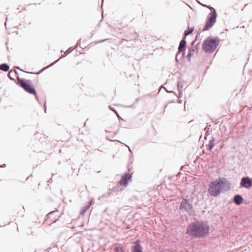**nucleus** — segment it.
I'll return each instance as SVG.
<instances>
[{
    "mask_svg": "<svg viewBox=\"0 0 252 252\" xmlns=\"http://www.w3.org/2000/svg\"><path fill=\"white\" fill-rule=\"evenodd\" d=\"M17 68L20 69L19 67H16Z\"/></svg>",
    "mask_w": 252,
    "mask_h": 252,
    "instance_id": "37998d69",
    "label": "nucleus"
},
{
    "mask_svg": "<svg viewBox=\"0 0 252 252\" xmlns=\"http://www.w3.org/2000/svg\"><path fill=\"white\" fill-rule=\"evenodd\" d=\"M164 90H165V91L167 93H174L175 95L177 96L176 93L175 92H174L173 91H168L165 88H164Z\"/></svg>",
    "mask_w": 252,
    "mask_h": 252,
    "instance_id": "a878e982",
    "label": "nucleus"
},
{
    "mask_svg": "<svg viewBox=\"0 0 252 252\" xmlns=\"http://www.w3.org/2000/svg\"><path fill=\"white\" fill-rule=\"evenodd\" d=\"M194 31V28L193 27H188V29H187L184 33V35L183 36L182 38L186 39V37L188 36L190 34L192 33V32Z\"/></svg>",
    "mask_w": 252,
    "mask_h": 252,
    "instance_id": "dca6fc26",
    "label": "nucleus"
},
{
    "mask_svg": "<svg viewBox=\"0 0 252 252\" xmlns=\"http://www.w3.org/2000/svg\"><path fill=\"white\" fill-rule=\"evenodd\" d=\"M92 205V203L91 201H89L87 205H85L82 209L81 210L80 214L81 215L84 214L90 208Z\"/></svg>",
    "mask_w": 252,
    "mask_h": 252,
    "instance_id": "a211bd4d",
    "label": "nucleus"
},
{
    "mask_svg": "<svg viewBox=\"0 0 252 252\" xmlns=\"http://www.w3.org/2000/svg\"><path fill=\"white\" fill-rule=\"evenodd\" d=\"M187 44V42L186 39L182 38V40L180 41L179 45L178 48V53L176 55L175 60L177 63H179V60L178 59V56L181 53H183L181 59H183L185 58V52L186 51V46Z\"/></svg>",
    "mask_w": 252,
    "mask_h": 252,
    "instance_id": "0eeeda50",
    "label": "nucleus"
},
{
    "mask_svg": "<svg viewBox=\"0 0 252 252\" xmlns=\"http://www.w3.org/2000/svg\"><path fill=\"white\" fill-rule=\"evenodd\" d=\"M0 166H1V168H4L6 166V164L4 163L2 165H0Z\"/></svg>",
    "mask_w": 252,
    "mask_h": 252,
    "instance_id": "2f4dec72",
    "label": "nucleus"
},
{
    "mask_svg": "<svg viewBox=\"0 0 252 252\" xmlns=\"http://www.w3.org/2000/svg\"><path fill=\"white\" fill-rule=\"evenodd\" d=\"M57 245L56 244H54V247H57Z\"/></svg>",
    "mask_w": 252,
    "mask_h": 252,
    "instance_id": "58836bf2",
    "label": "nucleus"
},
{
    "mask_svg": "<svg viewBox=\"0 0 252 252\" xmlns=\"http://www.w3.org/2000/svg\"><path fill=\"white\" fill-rule=\"evenodd\" d=\"M127 148H128V151L129 152V162L131 164L133 161V155L132 152L131 151V149H130V148L129 147V146L128 145H127Z\"/></svg>",
    "mask_w": 252,
    "mask_h": 252,
    "instance_id": "412c9836",
    "label": "nucleus"
},
{
    "mask_svg": "<svg viewBox=\"0 0 252 252\" xmlns=\"http://www.w3.org/2000/svg\"><path fill=\"white\" fill-rule=\"evenodd\" d=\"M115 158V155H113V158Z\"/></svg>",
    "mask_w": 252,
    "mask_h": 252,
    "instance_id": "4c0bfd02",
    "label": "nucleus"
},
{
    "mask_svg": "<svg viewBox=\"0 0 252 252\" xmlns=\"http://www.w3.org/2000/svg\"><path fill=\"white\" fill-rule=\"evenodd\" d=\"M18 81L20 83V86L27 93L33 95L36 94V91L31 80L18 77Z\"/></svg>",
    "mask_w": 252,
    "mask_h": 252,
    "instance_id": "39448f33",
    "label": "nucleus"
},
{
    "mask_svg": "<svg viewBox=\"0 0 252 252\" xmlns=\"http://www.w3.org/2000/svg\"><path fill=\"white\" fill-rule=\"evenodd\" d=\"M46 109H47V107H46V102H45L44 105V111L45 113L46 112Z\"/></svg>",
    "mask_w": 252,
    "mask_h": 252,
    "instance_id": "c756f323",
    "label": "nucleus"
},
{
    "mask_svg": "<svg viewBox=\"0 0 252 252\" xmlns=\"http://www.w3.org/2000/svg\"><path fill=\"white\" fill-rule=\"evenodd\" d=\"M136 33H134L133 35V38H135L137 36H136Z\"/></svg>",
    "mask_w": 252,
    "mask_h": 252,
    "instance_id": "72a5a7b5",
    "label": "nucleus"
},
{
    "mask_svg": "<svg viewBox=\"0 0 252 252\" xmlns=\"http://www.w3.org/2000/svg\"><path fill=\"white\" fill-rule=\"evenodd\" d=\"M115 252H125L124 249L121 246H117L114 249Z\"/></svg>",
    "mask_w": 252,
    "mask_h": 252,
    "instance_id": "5701e85b",
    "label": "nucleus"
},
{
    "mask_svg": "<svg viewBox=\"0 0 252 252\" xmlns=\"http://www.w3.org/2000/svg\"><path fill=\"white\" fill-rule=\"evenodd\" d=\"M193 198V196H191L189 199L182 198V201L179 207V210L182 212H186L189 216L192 215L194 212L191 203Z\"/></svg>",
    "mask_w": 252,
    "mask_h": 252,
    "instance_id": "20e7f679",
    "label": "nucleus"
},
{
    "mask_svg": "<svg viewBox=\"0 0 252 252\" xmlns=\"http://www.w3.org/2000/svg\"><path fill=\"white\" fill-rule=\"evenodd\" d=\"M8 76L9 78V79L12 81H15V78H14L15 77H17V79H18V77H19L18 75L17 71H12V70H11L9 72V73L8 74Z\"/></svg>",
    "mask_w": 252,
    "mask_h": 252,
    "instance_id": "2eb2a0df",
    "label": "nucleus"
},
{
    "mask_svg": "<svg viewBox=\"0 0 252 252\" xmlns=\"http://www.w3.org/2000/svg\"><path fill=\"white\" fill-rule=\"evenodd\" d=\"M240 187L249 189L252 187V178L249 176H245L242 178L240 183Z\"/></svg>",
    "mask_w": 252,
    "mask_h": 252,
    "instance_id": "1a4fd4ad",
    "label": "nucleus"
},
{
    "mask_svg": "<svg viewBox=\"0 0 252 252\" xmlns=\"http://www.w3.org/2000/svg\"><path fill=\"white\" fill-rule=\"evenodd\" d=\"M4 24H5V26L6 25V22H5Z\"/></svg>",
    "mask_w": 252,
    "mask_h": 252,
    "instance_id": "79ce46f5",
    "label": "nucleus"
},
{
    "mask_svg": "<svg viewBox=\"0 0 252 252\" xmlns=\"http://www.w3.org/2000/svg\"><path fill=\"white\" fill-rule=\"evenodd\" d=\"M52 181V178H51L49 180V182H51Z\"/></svg>",
    "mask_w": 252,
    "mask_h": 252,
    "instance_id": "f704fd0d",
    "label": "nucleus"
},
{
    "mask_svg": "<svg viewBox=\"0 0 252 252\" xmlns=\"http://www.w3.org/2000/svg\"><path fill=\"white\" fill-rule=\"evenodd\" d=\"M195 50L193 48L189 50L188 55L187 56V58L189 62H190L191 58L193 56V52Z\"/></svg>",
    "mask_w": 252,
    "mask_h": 252,
    "instance_id": "aec40b11",
    "label": "nucleus"
},
{
    "mask_svg": "<svg viewBox=\"0 0 252 252\" xmlns=\"http://www.w3.org/2000/svg\"><path fill=\"white\" fill-rule=\"evenodd\" d=\"M122 53L123 54H124V55L125 54V51L124 52H122Z\"/></svg>",
    "mask_w": 252,
    "mask_h": 252,
    "instance_id": "a19ab883",
    "label": "nucleus"
},
{
    "mask_svg": "<svg viewBox=\"0 0 252 252\" xmlns=\"http://www.w3.org/2000/svg\"><path fill=\"white\" fill-rule=\"evenodd\" d=\"M220 42V39L218 36L214 37L210 35L203 42L202 44V50L206 53H212L216 50Z\"/></svg>",
    "mask_w": 252,
    "mask_h": 252,
    "instance_id": "7ed1b4c3",
    "label": "nucleus"
},
{
    "mask_svg": "<svg viewBox=\"0 0 252 252\" xmlns=\"http://www.w3.org/2000/svg\"><path fill=\"white\" fill-rule=\"evenodd\" d=\"M135 232V230L130 229L128 231H127V238L131 235H133V233Z\"/></svg>",
    "mask_w": 252,
    "mask_h": 252,
    "instance_id": "b1692460",
    "label": "nucleus"
},
{
    "mask_svg": "<svg viewBox=\"0 0 252 252\" xmlns=\"http://www.w3.org/2000/svg\"><path fill=\"white\" fill-rule=\"evenodd\" d=\"M75 48H73V47H70L68 49V54L71 53V52H72L74 49Z\"/></svg>",
    "mask_w": 252,
    "mask_h": 252,
    "instance_id": "cd10ccee",
    "label": "nucleus"
},
{
    "mask_svg": "<svg viewBox=\"0 0 252 252\" xmlns=\"http://www.w3.org/2000/svg\"><path fill=\"white\" fill-rule=\"evenodd\" d=\"M66 56H67V54H63V55H62V56H61V57L60 59H58V60H56L55 62H53L52 63H51L50 64H49V65H48V66H46L45 67H44V68H43V69H42V70L46 69H47V68H49V67H50L52 66H53V65H54L55 64H56L57 63H58V62L59 61V60H60V59L63 58L65 57Z\"/></svg>",
    "mask_w": 252,
    "mask_h": 252,
    "instance_id": "6ab92c4d",
    "label": "nucleus"
},
{
    "mask_svg": "<svg viewBox=\"0 0 252 252\" xmlns=\"http://www.w3.org/2000/svg\"><path fill=\"white\" fill-rule=\"evenodd\" d=\"M131 250V252H144L140 242L138 240H136L133 243Z\"/></svg>",
    "mask_w": 252,
    "mask_h": 252,
    "instance_id": "9b49d317",
    "label": "nucleus"
},
{
    "mask_svg": "<svg viewBox=\"0 0 252 252\" xmlns=\"http://www.w3.org/2000/svg\"><path fill=\"white\" fill-rule=\"evenodd\" d=\"M9 66L6 63H2L0 64V69L2 71L6 72L8 71L9 69Z\"/></svg>",
    "mask_w": 252,
    "mask_h": 252,
    "instance_id": "f3484780",
    "label": "nucleus"
},
{
    "mask_svg": "<svg viewBox=\"0 0 252 252\" xmlns=\"http://www.w3.org/2000/svg\"><path fill=\"white\" fill-rule=\"evenodd\" d=\"M122 186L126 187V172H125L120 180L119 181L118 185L114 188V191H117L119 192L124 190L123 188H122Z\"/></svg>",
    "mask_w": 252,
    "mask_h": 252,
    "instance_id": "9d476101",
    "label": "nucleus"
},
{
    "mask_svg": "<svg viewBox=\"0 0 252 252\" xmlns=\"http://www.w3.org/2000/svg\"><path fill=\"white\" fill-rule=\"evenodd\" d=\"M197 0V2L198 3H199L201 5H202L203 7H204L208 8L209 9H210V10L212 11L211 12H214L215 11H216V9L214 7H212L211 6L208 5L203 4L201 3L198 0Z\"/></svg>",
    "mask_w": 252,
    "mask_h": 252,
    "instance_id": "4be33fe9",
    "label": "nucleus"
},
{
    "mask_svg": "<svg viewBox=\"0 0 252 252\" xmlns=\"http://www.w3.org/2000/svg\"><path fill=\"white\" fill-rule=\"evenodd\" d=\"M233 201L236 205L239 206L243 203L244 198L241 195L237 194L234 196Z\"/></svg>",
    "mask_w": 252,
    "mask_h": 252,
    "instance_id": "f8f14e48",
    "label": "nucleus"
},
{
    "mask_svg": "<svg viewBox=\"0 0 252 252\" xmlns=\"http://www.w3.org/2000/svg\"><path fill=\"white\" fill-rule=\"evenodd\" d=\"M102 3H103V1H104V0H102Z\"/></svg>",
    "mask_w": 252,
    "mask_h": 252,
    "instance_id": "c03bdc74",
    "label": "nucleus"
},
{
    "mask_svg": "<svg viewBox=\"0 0 252 252\" xmlns=\"http://www.w3.org/2000/svg\"><path fill=\"white\" fill-rule=\"evenodd\" d=\"M251 127H252V124L251 125Z\"/></svg>",
    "mask_w": 252,
    "mask_h": 252,
    "instance_id": "a18cd8bd",
    "label": "nucleus"
},
{
    "mask_svg": "<svg viewBox=\"0 0 252 252\" xmlns=\"http://www.w3.org/2000/svg\"><path fill=\"white\" fill-rule=\"evenodd\" d=\"M109 108H110V110L113 111L116 114L119 119L120 118L118 112L114 108L111 107L110 106H109Z\"/></svg>",
    "mask_w": 252,
    "mask_h": 252,
    "instance_id": "393cba45",
    "label": "nucleus"
},
{
    "mask_svg": "<svg viewBox=\"0 0 252 252\" xmlns=\"http://www.w3.org/2000/svg\"><path fill=\"white\" fill-rule=\"evenodd\" d=\"M128 221H130L131 222V220L130 219H128Z\"/></svg>",
    "mask_w": 252,
    "mask_h": 252,
    "instance_id": "ea45409f",
    "label": "nucleus"
},
{
    "mask_svg": "<svg viewBox=\"0 0 252 252\" xmlns=\"http://www.w3.org/2000/svg\"><path fill=\"white\" fill-rule=\"evenodd\" d=\"M123 41H122L121 43H120V45H119V48L120 49L122 47H123Z\"/></svg>",
    "mask_w": 252,
    "mask_h": 252,
    "instance_id": "7c9ffc66",
    "label": "nucleus"
},
{
    "mask_svg": "<svg viewBox=\"0 0 252 252\" xmlns=\"http://www.w3.org/2000/svg\"><path fill=\"white\" fill-rule=\"evenodd\" d=\"M58 213V210H56L55 211L50 212L49 213H48L46 216L45 220L47 221V220H49V222L50 223L56 222L57 221H58L59 220L61 216V215H58L55 216V214Z\"/></svg>",
    "mask_w": 252,
    "mask_h": 252,
    "instance_id": "6e6552de",
    "label": "nucleus"
},
{
    "mask_svg": "<svg viewBox=\"0 0 252 252\" xmlns=\"http://www.w3.org/2000/svg\"><path fill=\"white\" fill-rule=\"evenodd\" d=\"M108 39H103V40H98L97 41V42H96V44H98V43H102L106 40H107Z\"/></svg>",
    "mask_w": 252,
    "mask_h": 252,
    "instance_id": "bb28decb",
    "label": "nucleus"
},
{
    "mask_svg": "<svg viewBox=\"0 0 252 252\" xmlns=\"http://www.w3.org/2000/svg\"><path fill=\"white\" fill-rule=\"evenodd\" d=\"M131 105H127V106H126V107H127H127H131Z\"/></svg>",
    "mask_w": 252,
    "mask_h": 252,
    "instance_id": "e433bc0d",
    "label": "nucleus"
},
{
    "mask_svg": "<svg viewBox=\"0 0 252 252\" xmlns=\"http://www.w3.org/2000/svg\"><path fill=\"white\" fill-rule=\"evenodd\" d=\"M210 226L206 221L196 220L190 223L186 233L189 236L195 238H203L209 234Z\"/></svg>",
    "mask_w": 252,
    "mask_h": 252,
    "instance_id": "f257e3e1",
    "label": "nucleus"
},
{
    "mask_svg": "<svg viewBox=\"0 0 252 252\" xmlns=\"http://www.w3.org/2000/svg\"><path fill=\"white\" fill-rule=\"evenodd\" d=\"M230 187L231 184L227 178L219 177L209 184L208 193L211 196L216 197L228 191Z\"/></svg>",
    "mask_w": 252,
    "mask_h": 252,
    "instance_id": "f03ea898",
    "label": "nucleus"
},
{
    "mask_svg": "<svg viewBox=\"0 0 252 252\" xmlns=\"http://www.w3.org/2000/svg\"><path fill=\"white\" fill-rule=\"evenodd\" d=\"M41 71H42V70H41L39 71V72H38V73H37V72H29V73H31V74H38V73H39L41 72Z\"/></svg>",
    "mask_w": 252,
    "mask_h": 252,
    "instance_id": "c85d7f7f",
    "label": "nucleus"
},
{
    "mask_svg": "<svg viewBox=\"0 0 252 252\" xmlns=\"http://www.w3.org/2000/svg\"><path fill=\"white\" fill-rule=\"evenodd\" d=\"M130 227L128 226V225L127 224V227H126V229H129Z\"/></svg>",
    "mask_w": 252,
    "mask_h": 252,
    "instance_id": "c9c22d12",
    "label": "nucleus"
},
{
    "mask_svg": "<svg viewBox=\"0 0 252 252\" xmlns=\"http://www.w3.org/2000/svg\"><path fill=\"white\" fill-rule=\"evenodd\" d=\"M217 15L216 11L211 12L208 14L203 29L201 32L208 31L214 26L216 22Z\"/></svg>",
    "mask_w": 252,
    "mask_h": 252,
    "instance_id": "423d86ee",
    "label": "nucleus"
},
{
    "mask_svg": "<svg viewBox=\"0 0 252 252\" xmlns=\"http://www.w3.org/2000/svg\"><path fill=\"white\" fill-rule=\"evenodd\" d=\"M215 139L214 137H211V139L209 140V144L207 145V150L209 151H211L215 145Z\"/></svg>",
    "mask_w": 252,
    "mask_h": 252,
    "instance_id": "4468645a",
    "label": "nucleus"
},
{
    "mask_svg": "<svg viewBox=\"0 0 252 252\" xmlns=\"http://www.w3.org/2000/svg\"><path fill=\"white\" fill-rule=\"evenodd\" d=\"M35 96V98L38 101V102L40 103V101L39 100V98L36 95V94L35 95H34Z\"/></svg>",
    "mask_w": 252,
    "mask_h": 252,
    "instance_id": "473e14b6",
    "label": "nucleus"
},
{
    "mask_svg": "<svg viewBox=\"0 0 252 252\" xmlns=\"http://www.w3.org/2000/svg\"><path fill=\"white\" fill-rule=\"evenodd\" d=\"M130 170L131 168H129V164L128 163L127 164V185L129 182H131L132 181L131 178L133 173L130 172Z\"/></svg>",
    "mask_w": 252,
    "mask_h": 252,
    "instance_id": "ddd939ff",
    "label": "nucleus"
}]
</instances>
